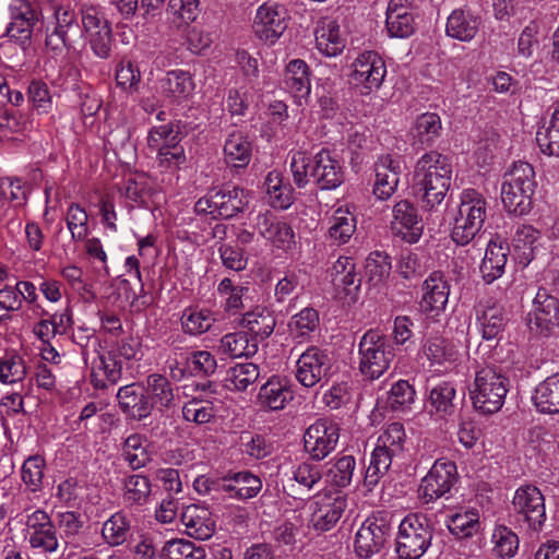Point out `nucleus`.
<instances>
[{
  "mask_svg": "<svg viewBox=\"0 0 559 559\" xmlns=\"http://www.w3.org/2000/svg\"><path fill=\"white\" fill-rule=\"evenodd\" d=\"M356 461L352 455L337 459L326 472V483L336 488H345L350 485Z\"/></svg>",
  "mask_w": 559,
  "mask_h": 559,
  "instance_id": "nucleus-54",
  "label": "nucleus"
},
{
  "mask_svg": "<svg viewBox=\"0 0 559 559\" xmlns=\"http://www.w3.org/2000/svg\"><path fill=\"white\" fill-rule=\"evenodd\" d=\"M338 439V425L321 418L307 428L304 435V448L312 460L322 461L335 450Z\"/></svg>",
  "mask_w": 559,
  "mask_h": 559,
  "instance_id": "nucleus-12",
  "label": "nucleus"
},
{
  "mask_svg": "<svg viewBox=\"0 0 559 559\" xmlns=\"http://www.w3.org/2000/svg\"><path fill=\"white\" fill-rule=\"evenodd\" d=\"M486 205L480 192L475 189L463 190L459 214L451 233V238L456 245L465 246L478 235L486 218Z\"/></svg>",
  "mask_w": 559,
  "mask_h": 559,
  "instance_id": "nucleus-7",
  "label": "nucleus"
},
{
  "mask_svg": "<svg viewBox=\"0 0 559 559\" xmlns=\"http://www.w3.org/2000/svg\"><path fill=\"white\" fill-rule=\"evenodd\" d=\"M289 15L278 3L265 2L257 10L253 32L263 41L274 44L286 31Z\"/></svg>",
  "mask_w": 559,
  "mask_h": 559,
  "instance_id": "nucleus-14",
  "label": "nucleus"
},
{
  "mask_svg": "<svg viewBox=\"0 0 559 559\" xmlns=\"http://www.w3.org/2000/svg\"><path fill=\"white\" fill-rule=\"evenodd\" d=\"M457 481V467L453 461L437 460L421 479L419 491L426 502L435 501L450 492Z\"/></svg>",
  "mask_w": 559,
  "mask_h": 559,
  "instance_id": "nucleus-13",
  "label": "nucleus"
},
{
  "mask_svg": "<svg viewBox=\"0 0 559 559\" xmlns=\"http://www.w3.org/2000/svg\"><path fill=\"white\" fill-rule=\"evenodd\" d=\"M56 27L52 34L47 36L46 44L52 45L53 38L57 37L63 46L70 45L73 36L80 33V26L76 22L75 13L59 8L55 12Z\"/></svg>",
  "mask_w": 559,
  "mask_h": 559,
  "instance_id": "nucleus-47",
  "label": "nucleus"
},
{
  "mask_svg": "<svg viewBox=\"0 0 559 559\" xmlns=\"http://www.w3.org/2000/svg\"><path fill=\"white\" fill-rule=\"evenodd\" d=\"M516 521L526 525L532 533H539L546 521L545 498L540 490L532 485L521 486L513 497Z\"/></svg>",
  "mask_w": 559,
  "mask_h": 559,
  "instance_id": "nucleus-9",
  "label": "nucleus"
},
{
  "mask_svg": "<svg viewBox=\"0 0 559 559\" xmlns=\"http://www.w3.org/2000/svg\"><path fill=\"white\" fill-rule=\"evenodd\" d=\"M264 188L273 207L286 210L293 204V188L289 183L283 182V176L280 171L272 170L267 174Z\"/></svg>",
  "mask_w": 559,
  "mask_h": 559,
  "instance_id": "nucleus-40",
  "label": "nucleus"
},
{
  "mask_svg": "<svg viewBox=\"0 0 559 559\" xmlns=\"http://www.w3.org/2000/svg\"><path fill=\"white\" fill-rule=\"evenodd\" d=\"M285 88L298 99H306L311 91L310 70L301 59L289 61L284 76Z\"/></svg>",
  "mask_w": 559,
  "mask_h": 559,
  "instance_id": "nucleus-34",
  "label": "nucleus"
},
{
  "mask_svg": "<svg viewBox=\"0 0 559 559\" xmlns=\"http://www.w3.org/2000/svg\"><path fill=\"white\" fill-rule=\"evenodd\" d=\"M391 229L394 235L401 236L408 243L419 240L424 230V223L417 207L408 200H401L393 206V221Z\"/></svg>",
  "mask_w": 559,
  "mask_h": 559,
  "instance_id": "nucleus-18",
  "label": "nucleus"
},
{
  "mask_svg": "<svg viewBox=\"0 0 559 559\" xmlns=\"http://www.w3.org/2000/svg\"><path fill=\"white\" fill-rule=\"evenodd\" d=\"M146 396L150 399L152 409L159 412L169 409L175 404V393L171 382L163 374L152 373L146 378Z\"/></svg>",
  "mask_w": 559,
  "mask_h": 559,
  "instance_id": "nucleus-37",
  "label": "nucleus"
},
{
  "mask_svg": "<svg viewBox=\"0 0 559 559\" xmlns=\"http://www.w3.org/2000/svg\"><path fill=\"white\" fill-rule=\"evenodd\" d=\"M319 323V312L312 307H306L290 318L288 329L290 333L301 337L314 332Z\"/></svg>",
  "mask_w": 559,
  "mask_h": 559,
  "instance_id": "nucleus-61",
  "label": "nucleus"
},
{
  "mask_svg": "<svg viewBox=\"0 0 559 559\" xmlns=\"http://www.w3.org/2000/svg\"><path fill=\"white\" fill-rule=\"evenodd\" d=\"M376 181L373 194L379 200H388L400 181V165L390 155H383L374 163Z\"/></svg>",
  "mask_w": 559,
  "mask_h": 559,
  "instance_id": "nucleus-28",
  "label": "nucleus"
},
{
  "mask_svg": "<svg viewBox=\"0 0 559 559\" xmlns=\"http://www.w3.org/2000/svg\"><path fill=\"white\" fill-rule=\"evenodd\" d=\"M352 68V80L368 91L378 90L386 74L384 60L371 50L359 53Z\"/></svg>",
  "mask_w": 559,
  "mask_h": 559,
  "instance_id": "nucleus-17",
  "label": "nucleus"
},
{
  "mask_svg": "<svg viewBox=\"0 0 559 559\" xmlns=\"http://www.w3.org/2000/svg\"><path fill=\"white\" fill-rule=\"evenodd\" d=\"M391 534V525L384 516H369L355 535L354 549L362 559L379 554Z\"/></svg>",
  "mask_w": 559,
  "mask_h": 559,
  "instance_id": "nucleus-11",
  "label": "nucleus"
},
{
  "mask_svg": "<svg viewBox=\"0 0 559 559\" xmlns=\"http://www.w3.org/2000/svg\"><path fill=\"white\" fill-rule=\"evenodd\" d=\"M441 131L440 116L436 112H424L416 118L411 129L412 145L421 150L430 147L440 138Z\"/></svg>",
  "mask_w": 559,
  "mask_h": 559,
  "instance_id": "nucleus-32",
  "label": "nucleus"
},
{
  "mask_svg": "<svg viewBox=\"0 0 559 559\" xmlns=\"http://www.w3.org/2000/svg\"><path fill=\"white\" fill-rule=\"evenodd\" d=\"M215 414L214 403L210 400L192 397L182 406V418L195 425L211 423L215 418Z\"/></svg>",
  "mask_w": 559,
  "mask_h": 559,
  "instance_id": "nucleus-52",
  "label": "nucleus"
},
{
  "mask_svg": "<svg viewBox=\"0 0 559 559\" xmlns=\"http://www.w3.org/2000/svg\"><path fill=\"white\" fill-rule=\"evenodd\" d=\"M415 389L406 380H399L388 392L386 406L391 411H405L415 401Z\"/></svg>",
  "mask_w": 559,
  "mask_h": 559,
  "instance_id": "nucleus-59",
  "label": "nucleus"
},
{
  "mask_svg": "<svg viewBox=\"0 0 559 559\" xmlns=\"http://www.w3.org/2000/svg\"><path fill=\"white\" fill-rule=\"evenodd\" d=\"M447 527L457 539H465L474 536L480 530L478 510L471 508L451 514L447 520Z\"/></svg>",
  "mask_w": 559,
  "mask_h": 559,
  "instance_id": "nucleus-39",
  "label": "nucleus"
},
{
  "mask_svg": "<svg viewBox=\"0 0 559 559\" xmlns=\"http://www.w3.org/2000/svg\"><path fill=\"white\" fill-rule=\"evenodd\" d=\"M241 324L261 340L267 338L274 331L276 319L265 307H255L243 314Z\"/></svg>",
  "mask_w": 559,
  "mask_h": 559,
  "instance_id": "nucleus-41",
  "label": "nucleus"
},
{
  "mask_svg": "<svg viewBox=\"0 0 559 559\" xmlns=\"http://www.w3.org/2000/svg\"><path fill=\"white\" fill-rule=\"evenodd\" d=\"M531 332L550 337L559 328V299L551 289L539 287L527 314Z\"/></svg>",
  "mask_w": 559,
  "mask_h": 559,
  "instance_id": "nucleus-8",
  "label": "nucleus"
},
{
  "mask_svg": "<svg viewBox=\"0 0 559 559\" xmlns=\"http://www.w3.org/2000/svg\"><path fill=\"white\" fill-rule=\"evenodd\" d=\"M407 0H390L386 9V29L391 37L407 38L415 32V20Z\"/></svg>",
  "mask_w": 559,
  "mask_h": 559,
  "instance_id": "nucleus-29",
  "label": "nucleus"
},
{
  "mask_svg": "<svg viewBox=\"0 0 559 559\" xmlns=\"http://www.w3.org/2000/svg\"><path fill=\"white\" fill-rule=\"evenodd\" d=\"M250 192L238 186L214 190V210L216 216L229 219L242 213L249 205Z\"/></svg>",
  "mask_w": 559,
  "mask_h": 559,
  "instance_id": "nucleus-22",
  "label": "nucleus"
},
{
  "mask_svg": "<svg viewBox=\"0 0 559 559\" xmlns=\"http://www.w3.org/2000/svg\"><path fill=\"white\" fill-rule=\"evenodd\" d=\"M510 388L507 374L496 366H485L476 371L469 388L474 408L485 415H491L501 409Z\"/></svg>",
  "mask_w": 559,
  "mask_h": 559,
  "instance_id": "nucleus-4",
  "label": "nucleus"
},
{
  "mask_svg": "<svg viewBox=\"0 0 559 559\" xmlns=\"http://www.w3.org/2000/svg\"><path fill=\"white\" fill-rule=\"evenodd\" d=\"M452 166L447 156L430 151L416 163L414 189L423 206L432 211L444 200L451 186Z\"/></svg>",
  "mask_w": 559,
  "mask_h": 559,
  "instance_id": "nucleus-1",
  "label": "nucleus"
},
{
  "mask_svg": "<svg viewBox=\"0 0 559 559\" xmlns=\"http://www.w3.org/2000/svg\"><path fill=\"white\" fill-rule=\"evenodd\" d=\"M424 353L432 364L438 365L454 361L456 358L454 345L449 340L441 336L428 338L424 346Z\"/></svg>",
  "mask_w": 559,
  "mask_h": 559,
  "instance_id": "nucleus-58",
  "label": "nucleus"
},
{
  "mask_svg": "<svg viewBox=\"0 0 559 559\" xmlns=\"http://www.w3.org/2000/svg\"><path fill=\"white\" fill-rule=\"evenodd\" d=\"M218 350L231 358L250 357L257 353L258 344L250 341L247 333L234 332L221 338Z\"/></svg>",
  "mask_w": 559,
  "mask_h": 559,
  "instance_id": "nucleus-43",
  "label": "nucleus"
},
{
  "mask_svg": "<svg viewBox=\"0 0 559 559\" xmlns=\"http://www.w3.org/2000/svg\"><path fill=\"white\" fill-rule=\"evenodd\" d=\"M215 321V314L204 308H189L181 316L182 330L190 335H200L207 332Z\"/></svg>",
  "mask_w": 559,
  "mask_h": 559,
  "instance_id": "nucleus-48",
  "label": "nucleus"
},
{
  "mask_svg": "<svg viewBox=\"0 0 559 559\" xmlns=\"http://www.w3.org/2000/svg\"><path fill=\"white\" fill-rule=\"evenodd\" d=\"M37 15L28 4H25L7 27V36L14 39L21 46L29 43L32 31Z\"/></svg>",
  "mask_w": 559,
  "mask_h": 559,
  "instance_id": "nucleus-44",
  "label": "nucleus"
},
{
  "mask_svg": "<svg viewBox=\"0 0 559 559\" xmlns=\"http://www.w3.org/2000/svg\"><path fill=\"white\" fill-rule=\"evenodd\" d=\"M316 43L318 49L328 57H336L345 47L340 27L335 22H330L328 27H322L317 32Z\"/></svg>",
  "mask_w": 559,
  "mask_h": 559,
  "instance_id": "nucleus-53",
  "label": "nucleus"
},
{
  "mask_svg": "<svg viewBox=\"0 0 559 559\" xmlns=\"http://www.w3.org/2000/svg\"><path fill=\"white\" fill-rule=\"evenodd\" d=\"M476 320L485 341H499L508 321L504 310L496 305L477 309Z\"/></svg>",
  "mask_w": 559,
  "mask_h": 559,
  "instance_id": "nucleus-36",
  "label": "nucleus"
},
{
  "mask_svg": "<svg viewBox=\"0 0 559 559\" xmlns=\"http://www.w3.org/2000/svg\"><path fill=\"white\" fill-rule=\"evenodd\" d=\"M28 543L43 552H55L59 547L58 533L48 513L37 509L26 516Z\"/></svg>",
  "mask_w": 559,
  "mask_h": 559,
  "instance_id": "nucleus-16",
  "label": "nucleus"
},
{
  "mask_svg": "<svg viewBox=\"0 0 559 559\" xmlns=\"http://www.w3.org/2000/svg\"><path fill=\"white\" fill-rule=\"evenodd\" d=\"M346 508L347 498L341 491L334 496L324 495L319 497L310 506L312 528L321 533L331 531L337 524Z\"/></svg>",
  "mask_w": 559,
  "mask_h": 559,
  "instance_id": "nucleus-15",
  "label": "nucleus"
},
{
  "mask_svg": "<svg viewBox=\"0 0 559 559\" xmlns=\"http://www.w3.org/2000/svg\"><path fill=\"white\" fill-rule=\"evenodd\" d=\"M116 397L119 409L128 419L141 421L152 414V404L145 389L136 383L121 386Z\"/></svg>",
  "mask_w": 559,
  "mask_h": 559,
  "instance_id": "nucleus-19",
  "label": "nucleus"
},
{
  "mask_svg": "<svg viewBox=\"0 0 559 559\" xmlns=\"http://www.w3.org/2000/svg\"><path fill=\"white\" fill-rule=\"evenodd\" d=\"M334 289L345 296H356L361 285V276L350 257H340L329 270Z\"/></svg>",
  "mask_w": 559,
  "mask_h": 559,
  "instance_id": "nucleus-24",
  "label": "nucleus"
},
{
  "mask_svg": "<svg viewBox=\"0 0 559 559\" xmlns=\"http://www.w3.org/2000/svg\"><path fill=\"white\" fill-rule=\"evenodd\" d=\"M532 401L539 413L559 414V372L536 385Z\"/></svg>",
  "mask_w": 559,
  "mask_h": 559,
  "instance_id": "nucleus-35",
  "label": "nucleus"
},
{
  "mask_svg": "<svg viewBox=\"0 0 559 559\" xmlns=\"http://www.w3.org/2000/svg\"><path fill=\"white\" fill-rule=\"evenodd\" d=\"M406 433L403 424L392 423L379 436L377 445L390 452L391 455L401 456L405 449Z\"/></svg>",
  "mask_w": 559,
  "mask_h": 559,
  "instance_id": "nucleus-57",
  "label": "nucleus"
},
{
  "mask_svg": "<svg viewBox=\"0 0 559 559\" xmlns=\"http://www.w3.org/2000/svg\"><path fill=\"white\" fill-rule=\"evenodd\" d=\"M365 269L366 277L370 285H382L389 278L391 273V258L385 252H371L366 260Z\"/></svg>",
  "mask_w": 559,
  "mask_h": 559,
  "instance_id": "nucleus-50",
  "label": "nucleus"
},
{
  "mask_svg": "<svg viewBox=\"0 0 559 559\" xmlns=\"http://www.w3.org/2000/svg\"><path fill=\"white\" fill-rule=\"evenodd\" d=\"M509 253V245L500 236L488 241L485 257L479 266L483 280L487 284H491L502 276Z\"/></svg>",
  "mask_w": 559,
  "mask_h": 559,
  "instance_id": "nucleus-23",
  "label": "nucleus"
},
{
  "mask_svg": "<svg viewBox=\"0 0 559 559\" xmlns=\"http://www.w3.org/2000/svg\"><path fill=\"white\" fill-rule=\"evenodd\" d=\"M540 233L531 225L519 226L513 236V258L522 267H526L535 258Z\"/></svg>",
  "mask_w": 559,
  "mask_h": 559,
  "instance_id": "nucleus-33",
  "label": "nucleus"
},
{
  "mask_svg": "<svg viewBox=\"0 0 559 559\" xmlns=\"http://www.w3.org/2000/svg\"><path fill=\"white\" fill-rule=\"evenodd\" d=\"M535 171L531 164L516 162L503 176L501 200L509 213L518 216L532 210L536 189Z\"/></svg>",
  "mask_w": 559,
  "mask_h": 559,
  "instance_id": "nucleus-3",
  "label": "nucleus"
},
{
  "mask_svg": "<svg viewBox=\"0 0 559 559\" xmlns=\"http://www.w3.org/2000/svg\"><path fill=\"white\" fill-rule=\"evenodd\" d=\"M88 215L78 203H71L66 215L67 227L72 241H82L88 235Z\"/></svg>",
  "mask_w": 559,
  "mask_h": 559,
  "instance_id": "nucleus-63",
  "label": "nucleus"
},
{
  "mask_svg": "<svg viewBox=\"0 0 559 559\" xmlns=\"http://www.w3.org/2000/svg\"><path fill=\"white\" fill-rule=\"evenodd\" d=\"M428 403L431 414L438 418H448L459 409L462 399H459L452 382L443 381L430 390Z\"/></svg>",
  "mask_w": 559,
  "mask_h": 559,
  "instance_id": "nucleus-31",
  "label": "nucleus"
},
{
  "mask_svg": "<svg viewBox=\"0 0 559 559\" xmlns=\"http://www.w3.org/2000/svg\"><path fill=\"white\" fill-rule=\"evenodd\" d=\"M356 230V217L346 210L337 209L331 218L329 238L337 246L346 243Z\"/></svg>",
  "mask_w": 559,
  "mask_h": 559,
  "instance_id": "nucleus-45",
  "label": "nucleus"
},
{
  "mask_svg": "<svg viewBox=\"0 0 559 559\" xmlns=\"http://www.w3.org/2000/svg\"><path fill=\"white\" fill-rule=\"evenodd\" d=\"M27 102L32 110L36 111L38 115L47 114L52 105L47 84L39 80H33L27 88Z\"/></svg>",
  "mask_w": 559,
  "mask_h": 559,
  "instance_id": "nucleus-64",
  "label": "nucleus"
},
{
  "mask_svg": "<svg viewBox=\"0 0 559 559\" xmlns=\"http://www.w3.org/2000/svg\"><path fill=\"white\" fill-rule=\"evenodd\" d=\"M123 488V498L128 504L144 506L150 499L152 485L146 476L134 474L124 479Z\"/></svg>",
  "mask_w": 559,
  "mask_h": 559,
  "instance_id": "nucleus-49",
  "label": "nucleus"
},
{
  "mask_svg": "<svg viewBox=\"0 0 559 559\" xmlns=\"http://www.w3.org/2000/svg\"><path fill=\"white\" fill-rule=\"evenodd\" d=\"M333 368V360L326 349L318 346L308 347L297 360L296 379L305 388L328 381Z\"/></svg>",
  "mask_w": 559,
  "mask_h": 559,
  "instance_id": "nucleus-10",
  "label": "nucleus"
},
{
  "mask_svg": "<svg viewBox=\"0 0 559 559\" xmlns=\"http://www.w3.org/2000/svg\"><path fill=\"white\" fill-rule=\"evenodd\" d=\"M481 16L468 7L454 9L447 19V36L463 43L472 41L479 32Z\"/></svg>",
  "mask_w": 559,
  "mask_h": 559,
  "instance_id": "nucleus-21",
  "label": "nucleus"
},
{
  "mask_svg": "<svg viewBox=\"0 0 559 559\" xmlns=\"http://www.w3.org/2000/svg\"><path fill=\"white\" fill-rule=\"evenodd\" d=\"M222 491L230 498L248 500L255 497L262 489V480L249 471L228 474L223 477Z\"/></svg>",
  "mask_w": 559,
  "mask_h": 559,
  "instance_id": "nucleus-30",
  "label": "nucleus"
},
{
  "mask_svg": "<svg viewBox=\"0 0 559 559\" xmlns=\"http://www.w3.org/2000/svg\"><path fill=\"white\" fill-rule=\"evenodd\" d=\"M423 292L419 306L424 313L437 316L444 310L450 285L441 272L435 271L425 280Z\"/></svg>",
  "mask_w": 559,
  "mask_h": 559,
  "instance_id": "nucleus-20",
  "label": "nucleus"
},
{
  "mask_svg": "<svg viewBox=\"0 0 559 559\" xmlns=\"http://www.w3.org/2000/svg\"><path fill=\"white\" fill-rule=\"evenodd\" d=\"M433 538V526L426 515L411 513L399 525L395 551L399 559H419Z\"/></svg>",
  "mask_w": 559,
  "mask_h": 559,
  "instance_id": "nucleus-6",
  "label": "nucleus"
},
{
  "mask_svg": "<svg viewBox=\"0 0 559 559\" xmlns=\"http://www.w3.org/2000/svg\"><path fill=\"white\" fill-rule=\"evenodd\" d=\"M224 155L229 166L243 168L251 160L252 144L243 133L233 132L225 141Z\"/></svg>",
  "mask_w": 559,
  "mask_h": 559,
  "instance_id": "nucleus-38",
  "label": "nucleus"
},
{
  "mask_svg": "<svg viewBox=\"0 0 559 559\" xmlns=\"http://www.w3.org/2000/svg\"><path fill=\"white\" fill-rule=\"evenodd\" d=\"M290 170L298 188H305L312 181L320 190H334L345 180L340 160L326 148H321L314 155L295 153Z\"/></svg>",
  "mask_w": 559,
  "mask_h": 559,
  "instance_id": "nucleus-2",
  "label": "nucleus"
},
{
  "mask_svg": "<svg viewBox=\"0 0 559 559\" xmlns=\"http://www.w3.org/2000/svg\"><path fill=\"white\" fill-rule=\"evenodd\" d=\"M182 138L183 132L180 129V121L177 123L153 127L148 132L147 146L151 150H155L163 146V144L180 143Z\"/></svg>",
  "mask_w": 559,
  "mask_h": 559,
  "instance_id": "nucleus-60",
  "label": "nucleus"
},
{
  "mask_svg": "<svg viewBox=\"0 0 559 559\" xmlns=\"http://www.w3.org/2000/svg\"><path fill=\"white\" fill-rule=\"evenodd\" d=\"M255 228L264 239L277 248L288 249L294 242L293 228L269 211L257 216Z\"/></svg>",
  "mask_w": 559,
  "mask_h": 559,
  "instance_id": "nucleus-25",
  "label": "nucleus"
},
{
  "mask_svg": "<svg viewBox=\"0 0 559 559\" xmlns=\"http://www.w3.org/2000/svg\"><path fill=\"white\" fill-rule=\"evenodd\" d=\"M187 370L193 377H210L217 369L215 357L207 350H195L186 359Z\"/></svg>",
  "mask_w": 559,
  "mask_h": 559,
  "instance_id": "nucleus-62",
  "label": "nucleus"
},
{
  "mask_svg": "<svg viewBox=\"0 0 559 559\" xmlns=\"http://www.w3.org/2000/svg\"><path fill=\"white\" fill-rule=\"evenodd\" d=\"M180 518L187 534L195 539L206 540L215 533V521L205 507L190 504L183 508Z\"/></svg>",
  "mask_w": 559,
  "mask_h": 559,
  "instance_id": "nucleus-26",
  "label": "nucleus"
},
{
  "mask_svg": "<svg viewBox=\"0 0 559 559\" xmlns=\"http://www.w3.org/2000/svg\"><path fill=\"white\" fill-rule=\"evenodd\" d=\"M147 448V440L143 436L130 435L122 444V457L133 471L140 469L152 461Z\"/></svg>",
  "mask_w": 559,
  "mask_h": 559,
  "instance_id": "nucleus-42",
  "label": "nucleus"
},
{
  "mask_svg": "<svg viewBox=\"0 0 559 559\" xmlns=\"http://www.w3.org/2000/svg\"><path fill=\"white\" fill-rule=\"evenodd\" d=\"M166 559H206V550L202 546L186 539H171L163 547Z\"/></svg>",
  "mask_w": 559,
  "mask_h": 559,
  "instance_id": "nucleus-55",
  "label": "nucleus"
},
{
  "mask_svg": "<svg viewBox=\"0 0 559 559\" xmlns=\"http://www.w3.org/2000/svg\"><path fill=\"white\" fill-rule=\"evenodd\" d=\"M45 468L46 461L38 454L31 455L24 461L21 468V477L32 492L41 490Z\"/></svg>",
  "mask_w": 559,
  "mask_h": 559,
  "instance_id": "nucleus-56",
  "label": "nucleus"
},
{
  "mask_svg": "<svg viewBox=\"0 0 559 559\" xmlns=\"http://www.w3.org/2000/svg\"><path fill=\"white\" fill-rule=\"evenodd\" d=\"M260 377V368L253 362H242L230 367L225 377L229 390L246 391Z\"/></svg>",
  "mask_w": 559,
  "mask_h": 559,
  "instance_id": "nucleus-46",
  "label": "nucleus"
},
{
  "mask_svg": "<svg viewBox=\"0 0 559 559\" xmlns=\"http://www.w3.org/2000/svg\"><path fill=\"white\" fill-rule=\"evenodd\" d=\"M294 391L286 378L272 377L259 390V404L270 411H282L293 401Z\"/></svg>",
  "mask_w": 559,
  "mask_h": 559,
  "instance_id": "nucleus-27",
  "label": "nucleus"
},
{
  "mask_svg": "<svg viewBox=\"0 0 559 559\" xmlns=\"http://www.w3.org/2000/svg\"><path fill=\"white\" fill-rule=\"evenodd\" d=\"M359 370L368 379L380 378L395 357L389 335L379 329H369L358 344Z\"/></svg>",
  "mask_w": 559,
  "mask_h": 559,
  "instance_id": "nucleus-5",
  "label": "nucleus"
},
{
  "mask_svg": "<svg viewBox=\"0 0 559 559\" xmlns=\"http://www.w3.org/2000/svg\"><path fill=\"white\" fill-rule=\"evenodd\" d=\"M162 90L167 97H187L193 90V81L189 72L173 70L162 80Z\"/></svg>",
  "mask_w": 559,
  "mask_h": 559,
  "instance_id": "nucleus-51",
  "label": "nucleus"
}]
</instances>
